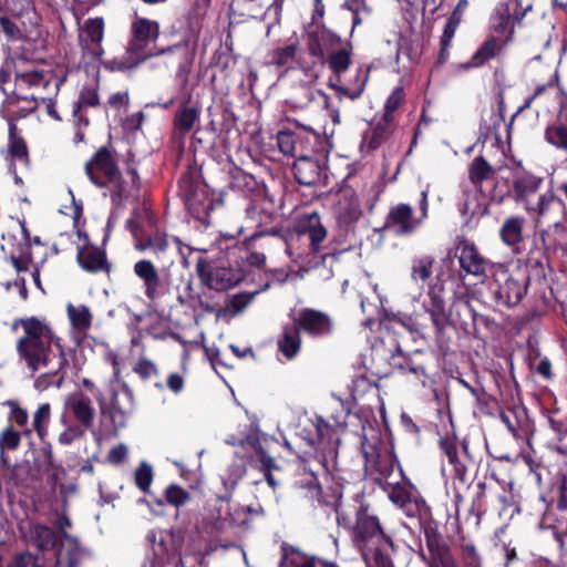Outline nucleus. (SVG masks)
I'll return each mask as SVG.
<instances>
[{"mask_svg": "<svg viewBox=\"0 0 567 567\" xmlns=\"http://www.w3.org/2000/svg\"><path fill=\"white\" fill-rule=\"evenodd\" d=\"M30 536L32 544L41 553L58 549L63 547V540L59 535L48 525L35 523L30 525Z\"/></svg>", "mask_w": 567, "mask_h": 567, "instance_id": "obj_38", "label": "nucleus"}, {"mask_svg": "<svg viewBox=\"0 0 567 567\" xmlns=\"http://www.w3.org/2000/svg\"><path fill=\"white\" fill-rule=\"evenodd\" d=\"M65 80L66 75L58 76L53 70L43 69L38 65L27 69L16 68L14 71L17 91L40 86L44 90H49L52 85L53 89L51 93L56 96Z\"/></svg>", "mask_w": 567, "mask_h": 567, "instance_id": "obj_17", "label": "nucleus"}, {"mask_svg": "<svg viewBox=\"0 0 567 567\" xmlns=\"http://www.w3.org/2000/svg\"><path fill=\"white\" fill-rule=\"evenodd\" d=\"M512 177V186L509 179H505L507 192L504 196L513 197L517 203L526 202L530 195H534L540 188L543 178L527 171L520 162H515L508 167Z\"/></svg>", "mask_w": 567, "mask_h": 567, "instance_id": "obj_20", "label": "nucleus"}, {"mask_svg": "<svg viewBox=\"0 0 567 567\" xmlns=\"http://www.w3.org/2000/svg\"><path fill=\"white\" fill-rule=\"evenodd\" d=\"M200 110L197 106L183 103L176 111L173 120L175 131L179 134L189 133L199 121Z\"/></svg>", "mask_w": 567, "mask_h": 567, "instance_id": "obj_42", "label": "nucleus"}, {"mask_svg": "<svg viewBox=\"0 0 567 567\" xmlns=\"http://www.w3.org/2000/svg\"><path fill=\"white\" fill-rule=\"evenodd\" d=\"M68 317L70 319L71 326L79 331H86L91 328L92 324V313L89 307L73 306L69 303L66 307Z\"/></svg>", "mask_w": 567, "mask_h": 567, "instance_id": "obj_49", "label": "nucleus"}, {"mask_svg": "<svg viewBox=\"0 0 567 567\" xmlns=\"http://www.w3.org/2000/svg\"><path fill=\"white\" fill-rule=\"evenodd\" d=\"M402 331H409L410 333L417 332L416 324L413 319L409 316L398 317L386 316L380 321V337L375 342L377 355H381L390 352H402L401 344L398 337Z\"/></svg>", "mask_w": 567, "mask_h": 567, "instance_id": "obj_14", "label": "nucleus"}, {"mask_svg": "<svg viewBox=\"0 0 567 567\" xmlns=\"http://www.w3.org/2000/svg\"><path fill=\"white\" fill-rule=\"evenodd\" d=\"M153 477V467L148 463L142 462L135 471L134 481L138 489L146 494L150 492Z\"/></svg>", "mask_w": 567, "mask_h": 567, "instance_id": "obj_61", "label": "nucleus"}, {"mask_svg": "<svg viewBox=\"0 0 567 567\" xmlns=\"http://www.w3.org/2000/svg\"><path fill=\"white\" fill-rule=\"evenodd\" d=\"M526 218L520 215L506 217L499 228V238L514 255L523 252L524 228Z\"/></svg>", "mask_w": 567, "mask_h": 567, "instance_id": "obj_35", "label": "nucleus"}, {"mask_svg": "<svg viewBox=\"0 0 567 567\" xmlns=\"http://www.w3.org/2000/svg\"><path fill=\"white\" fill-rule=\"evenodd\" d=\"M216 503H219L216 499ZM229 509L224 511L221 504H215L205 509L198 530L210 540H216L231 526Z\"/></svg>", "mask_w": 567, "mask_h": 567, "instance_id": "obj_28", "label": "nucleus"}, {"mask_svg": "<svg viewBox=\"0 0 567 567\" xmlns=\"http://www.w3.org/2000/svg\"><path fill=\"white\" fill-rule=\"evenodd\" d=\"M300 148L296 151V159L321 155L320 135L313 131L299 132Z\"/></svg>", "mask_w": 567, "mask_h": 567, "instance_id": "obj_48", "label": "nucleus"}, {"mask_svg": "<svg viewBox=\"0 0 567 567\" xmlns=\"http://www.w3.org/2000/svg\"><path fill=\"white\" fill-rule=\"evenodd\" d=\"M84 172L94 186L110 189V198L114 204L127 199L141 189L142 181L134 157L125 161L123 173L111 145L99 147L85 163Z\"/></svg>", "mask_w": 567, "mask_h": 567, "instance_id": "obj_3", "label": "nucleus"}, {"mask_svg": "<svg viewBox=\"0 0 567 567\" xmlns=\"http://www.w3.org/2000/svg\"><path fill=\"white\" fill-rule=\"evenodd\" d=\"M476 487L477 493L472 501L471 511L478 519L488 511L502 515L512 505L511 497L503 487L492 486L485 482H478Z\"/></svg>", "mask_w": 567, "mask_h": 567, "instance_id": "obj_18", "label": "nucleus"}, {"mask_svg": "<svg viewBox=\"0 0 567 567\" xmlns=\"http://www.w3.org/2000/svg\"><path fill=\"white\" fill-rule=\"evenodd\" d=\"M297 52V43H291L286 47L276 48L269 53L268 64L279 69H284V72L287 73L289 70L293 69L292 63L296 60Z\"/></svg>", "mask_w": 567, "mask_h": 567, "instance_id": "obj_45", "label": "nucleus"}, {"mask_svg": "<svg viewBox=\"0 0 567 567\" xmlns=\"http://www.w3.org/2000/svg\"><path fill=\"white\" fill-rule=\"evenodd\" d=\"M132 370L143 381H146L152 377H157L159 374L157 365L151 359L144 355L140 357V359L133 365Z\"/></svg>", "mask_w": 567, "mask_h": 567, "instance_id": "obj_62", "label": "nucleus"}, {"mask_svg": "<svg viewBox=\"0 0 567 567\" xmlns=\"http://www.w3.org/2000/svg\"><path fill=\"white\" fill-rule=\"evenodd\" d=\"M192 499V495L178 484H169L164 492V499H156V504L163 506L165 504L179 508Z\"/></svg>", "mask_w": 567, "mask_h": 567, "instance_id": "obj_50", "label": "nucleus"}, {"mask_svg": "<svg viewBox=\"0 0 567 567\" xmlns=\"http://www.w3.org/2000/svg\"><path fill=\"white\" fill-rule=\"evenodd\" d=\"M196 272L204 286L216 291H227L245 278V271L241 267L233 266L224 258L199 257L196 261Z\"/></svg>", "mask_w": 567, "mask_h": 567, "instance_id": "obj_6", "label": "nucleus"}, {"mask_svg": "<svg viewBox=\"0 0 567 567\" xmlns=\"http://www.w3.org/2000/svg\"><path fill=\"white\" fill-rule=\"evenodd\" d=\"M290 317L299 331L312 340L326 339L333 333L332 318L321 310L302 308Z\"/></svg>", "mask_w": 567, "mask_h": 567, "instance_id": "obj_16", "label": "nucleus"}, {"mask_svg": "<svg viewBox=\"0 0 567 567\" xmlns=\"http://www.w3.org/2000/svg\"><path fill=\"white\" fill-rule=\"evenodd\" d=\"M393 121L381 116L375 123L371 124L370 130L364 132L362 136L361 147H365L367 152L378 150L391 135V125Z\"/></svg>", "mask_w": 567, "mask_h": 567, "instance_id": "obj_41", "label": "nucleus"}, {"mask_svg": "<svg viewBox=\"0 0 567 567\" xmlns=\"http://www.w3.org/2000/svg\"><path fill=\"white\" fill-rule=\"evenodd\" d=\"M323 168L321 155L295 159L291 166L297 183L308 187L320 183Z\"/></svg>", "mask_w": 567, "mask_h": 567, "instance_id": "obj_33", "label": "nucleus"}, {"mask_svg": "<svg viewBox=\"0 0 567 567\" xmlns=\"http://www.w3.org/2000/svg\"><path fill=\"white\" fill-rule=\"evenodd\" d=\"M380 357L389 358L390 364L394 369L402 374H412L423 385H425L426 380L430 378L432 357L424 352L416 351L408 355L402 352H390Z\"/></svg>", "mask_w": 567, "mask_h": 567, "instance_id": "obj_19", "label": "nucleus"}, {"mask_svg": "<svg viewBox=\"0 0 567 567\" xmlns=\"http://www.w3.org/2000/svg\"><path fill=\"white\" fill-rule=\"evenodd\" d=\"M152 545L154 559L159 566H183L182 547L184 539L174 529H151L146 534Z\"/></svg>", "mask_w": 567, "mask_h": 567, "instance_id": "obj_10", "label": "nucleus"}, {"mask_svg": "<svg viewBox=\"0 0 567 567\" xmlns=\"http://www.w3.org/2000/svg\"><path fill=\"white\" fill-rule=\"evenodd\" d=\"M549 250L539 233H535L530 248L526 255V267L536 272L537 276L545 277V267L549 264Z\"/></svg>", "mask_w": 567, "mask_h": 567, "instance_id": "obj_39", "label": "nucleus"}, {"mask_svg": "<svg viewBox=\"0 0 567 567\" xmlns=\"http://www.w3.org/2000/svg\"><path fill=\"white\" fill-rule=\"evenodd\" d=\"M495 173L496 169L483 155L474 157L468 166V179L476 188H482L483 183L491 179Z\"/></svg>", "mask_w": 567, "mask_h": 567, "instance_id": "obj_44", "label": "nucleus"}, {"mask_svg": "<svg viewBox=\"0 0 567 567\" xmlns=\"http://www.w3.org/2000/svg\"><path fill=\"white\" fill-rule=\"evenodd\" d=\"M178 192L188 213L200 224L208 225L214 210V198L208 186L192 172H186L178 181Z\"/></svg>", "mask_w": 567, "mask_h": 567, "instance_id": "obj_7", "label": "nucleus"}, {"mask_svg": "<svg viewBox=\"0 0 567 567\" xmlns=\"http://www.w3.org/2000/svg\"><path fill=\"white\" fill-rule=\"evenodd\" d=\"M105 22L102 17L85 20L79 32V45L84 53L101 60L105 51L102 47Z\"/></svg>", "mask_w": 567, "mask_h": 567, "instance_id": "obj_25", "label": "nucleus"}, {"mask_svg": "<svg viewBox=\"0 0 567 567\" xmlns=\"http://www.w3.org/2000/svg\"><path fill=\"white\" fill-rule=\"evenodd\" d=\"M514 41V28L512 27L508 34L504 39H498L495 35H488L473 53L466 68H482L489 61L498 59L505 47Z\"/></svg>", "mask_w": 567, "mask_h": 567, "instance_id": "obj_27", "label": "nucleus"}, {"mask_svg": "<svg viewBox=\"0 0 567 567\" xmlns=\"http://www.w3.org/2000/svg\"><path fill=\"white\" fill-rule=\"evenodd\" d=\"M429 305L426 311L431 316V320L436 331V336H441L445 327L450 322V313L447 312V291L444 284L437 282L430 287L429 292Z\"/></svg>", "mask_w": 567, "mask_h": 567, "instance_id": "obj_29", "label": "nucleus"}, {"mask_svg": "<svg viewBox=\"0 0 567 567\" xmlns=\"http://www.w3.org/2000/svg\"><path fill=\"white\" fill-rule=\"evenodd\" d=\"M547 422L558 441H563L567 436V414L561 416L558 410L550 411Z\"/></svg>", "mask_w": 567, "mask_h": 567, "instance_id": "obj_64", "label": "nucleus"}, {"mask_svg": "<svg viewBox=\"0 0 567 567\" xmlns=\"http://www.w3.org/2000/svg\"><path fill=\"white\" fill-rule=\"evenodd\" d=\"M295 229L298 235H308L309 249L312 254L321 251V244L327 237V229L317 212L300 215L295 223Z\"/></svg>", "mask_w": 567, "mask_h": 567, "instance_id": "obj_30", "label": "nucleus"}, {"mask_svg": "<svg viewBox=\"0 0 567 567\" xmlns=\"http://www.w3.org/2000/svg\"><path fill=\"white\" fill-rule=\"evenodd\" d=\"M400 474L403 478L402 482H389L386 484L391 487L388 493V497L392 504L402 509L409 517L421 516L430 513L431 508L426 501L420 494L414 484L405 477L402 468H400Z\"/></svg>", "mask_w": 567, "mask_h": 567, "instance_id": "obj_12", "label": "nucleus"}, {"mask_svg": "<svg viewBox=\"0 0 567 567\" xmlns=\"http://www.w3.org/2000/svg\"><path fill=\"white\" fill-rule=\"evenodd\" d=\"M421 529L429 551V556H426L423 550L420 551L422 560L430 559L434 563L444 564L445 567L452 565V560L450 558L451 546L441 534L439 523L432 517L426 518L421 522Z\"/></svg>", "mask_w": 567, "mask_h": 567, "instance_id": "obj_21", "label": "nucleus"}, {"mask_svg": "<svg viewBox=\"0 0 567 567\" xmlns=\"http://www.w3.org/2000/svg\"><path fill=\"white\" fill-rule=\"evenodd\" d=\"M9 153L16 161L29 163V151L24 138L18 134L17 126L11 124L9 127Z\"/></svg>", "mask_w": 567, "mask_h": 567, "instance_id": "obj_51", "label": "nucleus"}, {"mask_svg": "<svg viewBox=\"0 0 567 567\" xmlns=\"http://www.w3.org/2000/svg\"><path fill=\"white\" fill-rule=\"evenodd\" d=\"M545 138L553 146L560 150H567V126L563 124L547 126L545 131Z\"/></svg>", "mask_w": 567, "mask_h": 567, "instance_id": "obj_55", "label": "nucleus"}, {"mask_svg": "<svg viewBox=\"0 0 567 567\" xmlns=\"http://www.w3.org/2000/svg\"><path fill=\"white\" fill-rule=\"evenodd\" d=\"M493 275L495 277L492 285L494 301L507 308L517 306L527 293L529 285L527 271L517 269L509 272L504 265L497 264Z\"/></svg>", "mask_w": 567, "mask_h": 567, "instance_id": "obj_8", "label": "nucleus"}, {"mask_svg": "<svg viewBox=\"0 0 567 567\" xmlns=\"http://www.w3.org/2000/svg\"><path fill=\"white\" fill-rule=\"evenodd\" d=\"M66 408L78 424L87 430L92 427L95 416V409L93 408L91 399L87 395L80 393L79 395L70 399L66 402Z\"/></svg>", "mask_w": 567, "mask_h": 567, "instance_id": "obj_40", "label": "nucleus"}, {"mask_svg": "<svg viewBox=\"0 0 567 567\" xmlns=\"http://www.w3.org/2000/svg\"><path fill=\"white\" fill-rule=\"evenodd\" d=\"M134 275L141 280L145 298L151 305H156L171 292L167 276L162 275L150 259H140L133 266Z\"/></svg>", "mask_w": 567, "mask_h": 567, "instance_id": "obj_13", "label": "nucleus"}, {"mask_svg": "<svg viewBox=\"0 0 567 567\" xmlns=\"http://www.w3.org/2000/svg\"><path fill=\"white\" fill-rule=\"evenodd\" d=\"M311 430H303L308 433V444L316 452L321 453L323 460L327 456L336 455L340 444V425L329 424L322 416H316L311 420Z\"/></svg>", "mask_w": 567, "mask_h": 567, "instance_id": "obj_15", "label": "nucleus"}, {"mask_svg": "<svg viewBox=\"0 0 567 567\" xmlns=\"http://www.w3.org/2000/svg\"><path fill=\"white\" fill-rule=\"evenodd\" d=\"M100 104L97 90L92 86L83 87L78 100L73 103L75 112L85 111L86 107H95Z\"/></svg>", "mask_w": 567, "mask_h": 567, "instance_id": "obj_59", "label": "nucleus"}, {"mask_svg": "<svg viewBox=\"0 0 567 567\" xmlns=\"http://www.w3.org/2000/svg\"><path fill=\"white\" fill-rule=\"evenodd\" d=\"M456 250L458 251V262L462 270L466 274L484 277L487 270L496 266L491 262L487 258L483 257L474 243L468 241L466 238L460 239Z\"/></svg>", "mask_w": 567, "mask_h": 567, "instance_id": "obj_26", "label": "nucleus"}, {"mask_svg": "<svg viewBox=\"0 0 567 567\" xmlns=\"http://www.w3.org/2000/svg\"><path fill=\"white\" fill-rule=\"evenodd\" d=\"M51 417V405L49 403H42L37 409L33 415L32 426L33 430L40 437L47 434V427Z\"/></svg>", "mask_w": 567, "mask_h": 567, "instance_id": "obj_57", "label": "nucleus"}, {"mask_svg": "<svg viewBox=\"0 0 567 567\" xmlns=\"http://www.w3.org/2000/svg\"><path fill=\"white\" fill-rule=\"evenodd\" d=\"M422 225V218L414 215L411 205L399 203L391 206L380 230H390L396 236H411Z\"/></svg>", "mask_w": 567, "mask_h": 567, "instance_id": "obj_23", "label": "nucleus"}, {"mask_svg": "<svg viewBox=\"0 0 567 567\" xmlns=\"http://www.w3.org/2000/svg\"><path fill=\"white\" fill-rule=\"evenodd\" d=\"M258 290L251 293L249 292H239L229 297L227 305L225 307L226 311H229L234 315L241 312L258 295Z\"/></svg>", "mask_w": 567, "mask_h": 567, "instance_id": "obj_60", "label": "nucleus"}, {"mask_svg": "<svg viewBox=\"0 0 567 567\" xmlns=\"http://www.w3.org/2000/svg\"><path fill=\"white\" fill-rule=\"evenodd\" d=\"M360 445L365 461V471L378 485L385 489L383 484L389 483V478L393 474L395 466H398L399 470L402 468L396 455L383 444L378 434H375V437L372 440L367 435H362Z\"/></svg>", "mask_w": 567, "mask_h": 567, "instance_id": "obj_5", "label": "nucleus"}, {"mask_svg": "<svg viewBox=\"0 0 567 567\" xmlns=\"http://www.w3.org/2000/svg\"><path fill=\"white\" fill-rule=\"evenodd\" d=\"M350 483L340 484V494L334 502L336 519L339 527L346 529L357 548H370L374 550L373 559L380 551L383 556L390 557L383 551L384 547L392 550L395 544L389 535L372 505L365 499L364 493L359 489L353 495V504L344 502V495Z\"/></svg>", "mask_w": 567, "mask_h": 567, "instance_id": "obj_2", "label": "nucleus"}, {"mask_svg": "<svg viewBox=\"0 0 567 567\" xmlns=\"http://www.w3.org/2000/svg\"><path fill=\"white\" fill-rule=\"evenodd\" d=\"M494 19L495 22L493 23L492 29L496 34H503L505 32L508 33L511 28H514V24H512V14L508 3L499 4L496 9Z\"/></svg>", "mask_w": 567, "mask_h": 567, "instance_id": "obj_54", "label": "nucleus"}, {"mask_svg": "<svg viewBox=\"0 0 567 567\" xmlns=\"http://www.w3.org/2000/svg\"><path fill=\"white\" fill-rule=\"evenodd\" d=\"M103 68L110 72H125L138 66L145 62V55L133 53L130 45L126 47V52L122 56H115L110 60H100Z\"/></svg>", "mask_w": 567, "mask_h": 567, "instance_id": "obj_43", "label": "nucleus"}, {"mask_svg": "<svg viewBox=\"0 0 567 567\" xmlns=\"http://www.w3.org/2000/svg\"><path fill=\"white\" fill-rule=\"evenodd\" d=\"M542 241L545 243L549 252L567 249V229L560 224H555L551 228L539 231Z\"/></svg>", "mask_w": 567, "mask_h": 567, "instance_id": "obj_46", "label": "nucleus"}, {"mask_svg": "<svg viewBox=\"0 0 567 567\" xmlns=\"http://www.w3.org/2000/svg\"><path fill=\"white\" fill-rule=\"evenodd\" d=\"M8 14L10 13L6 11L0 12V30L3 32L8 40H19L22 33L19 25L14 21L16 17H10Z\"/></svg>", "mask_w": 567, "mask_h": 567, "instance_id": "obj_63", "label": "nucleus"}, {"mask_svg": "<svg viewBox=\"0 0 567 567\" xmlns=\"http://www.w3.org/2000/svg\"><path fill=\"white\" fill-rule=\"evenodd\" d=\"M346 41L323 22L317 24V30L307 32L308 52L318 60H324L327 53L341 48Z\"/></svg>", "mask_w": 567, "mask_h": 567, "instance_id": "obj_24", "label": "nucleus"}, {"mask_svg": "<svg viewBox=\"0 0 567 567\" xmlns=\"http://www.w3.org/2000/svg\"><path fill=\"white\" fill-rule=\"evenodd\" d=\"M467 6V0H458L456 7L447 19L442 35L440 37V49L436 58V64L442 65L449 60L452 40L462 22L463 13Z\"/></svg>", "mask_w": 567, "mask_h": 567, "instance_id": "obj_34", "label": "nucleus"}, {"mask_svg": "<svg viewBox=\"0 0 567 567\" xmlns=\"http://www.w3.org/2000/svg\"><path fill=\"white\" fill-rule=\"evenodd\" d=\"M499 419L515 439H526L533 433V421L523 404H514L501 411Z\"/></svg>", "mask_w": 567, "mask_h": 567, "instance_id": "obj_32", "label": "nucleus"}, {"mask_svg": "<svg viewBox=\"0 0 567 567\" xmlns=\"http://www.w3.org/2000/svg\"><path fill=\"white\" fill-rule=\"evenodd\" d=\"M245 473L246 467L241 463H233L227 468V475L221 477L226 493L217 496L218 502L229 503L231 501L233 493L237 488V485L244 477Z\"/></svg>", "mask_w": 567, "mask_h": 567, "instance_id": "obj_47", "label": "nucleus"}, {"mask_svg": "<svg viewBox=\"0 0 567 567\" xmlns=\"http://www.w3.org/2000/svg\"><path fill=\"white\" fill-rule=\"evenodd\" d=\"M76 262L89 274L105 272L110 275L112 265L107 259L106 251L95 245L84 244L78 247Z\"/></svg>", "mask_w": 567, "mask_h": 567, "instance_id": "obj_31", "label": "nucleus"}, {"mask_svg": "<svg viewBox=\"0 0 567 567\" xmlns=\"http://www.w3.org/2000/svg\"><path fill=\"white\" fill-rule=\"evenodd\" d=\"M405 100V92L403 86H395L391 94L388 96L384 104L383 115L386 118L393 121L394 113L399 110Z\"/></svg>", "mask_w": 567, "mask_h": 567, "instance_id": "obj_56", "label": "nucleus"}, {"mask_svg": "<svg viewBox=\"0 0 567 567\" xmlns=\"http://www.w3.org/2000/svg\"><path fill=\"white\" fill-rule=\"evenodd\" d=\"M439 447L453 467L454 477L465 483L467 478L466 460H473L468 443L458 441L455 435L446 434L439 440Z\"/></svg>", "mask_w": 567, "mask_h": 567, "instance_id": "obj_22", "label": "nucleus"}, {"mask_svg": "<svg viewBox=\"0 0 567 567\" xmlns=\"http://www.w3.org/2000/svg\"><path fill=\"white\" fill-rule=\"evenodd\" d=\"M331 75L329 76L328 86L334 90L338 94L339 101L342 97H348L351 101H355L361 97L364 92L369 74H363L362 69H359L355 75L357 86L350 89L341 84V76L349 71L353 64V45L351 41H346L341 48H338L326 54L324 60Z\"/></svg>", "mask_w": 567, "mask_h": 567, "instance_id": "obj_4", "label": "nucleus"}, {"mask_svg": "<svg viewBox=\"0 0 567 567\" xmlns=\"http://www.w3.org/2000/svg\"><path fill=\"white\" fill-rule=\"evenodd\" d=\"M277 144L282 154L296 159V150L300 148L299 132L280 131L277 134Z\"/></svg>", "mask_w": 567, "mask_h": 567, "instance_id": "obj_52", "label": "nucleus"}, {"mask_svg": "<svg viewBox=\"0 0 567 567\" xmlns=\"http://www.w3.org/2000/svg\"><path fill=\"white\" fill-rule=\"evenodd\" d=\"M18 327L23 329V336L17 340V354L32 373L51 363L54 350L59 353L58 369L40 374L34 381L35 389L45 391L51 386L61 388L65 380V368L68 365V358L61 344V338L48 321L34 316L16 319L12 329L14 330Z\"/></svg>", "mask_w": 567, "mask_h": 567, "instance_id": "obj_1", "label": "nucleus"}, {"mask_svg": "<svg viewBox=\"0 0 567 567\" xmlns=\"http://www.w3.org/2000/svg\"><path fill=\"white\" fill-rule=\"evenodd\" d=\"M434 264L435 259L432 256L415 258L412 264V278L421 281L427 280L433 272Z\"/></svg>", "mask_w": 567, "mask_h": 567, "instance_id": "obj_53", "label": "nucleus"}, {"mask_svg": "<svg viewBox=\"0 0 567 567\" xmlns=\"http://www.w3.org/2000/svg\"><path fill=\"white\" fill-rule=\"evenodd\" d=\"M301 332L297 328V326L291 321V323H286L280 334L277 338V349L285 359L288 361L297 358L302 347V338Z\"/></svg>", "mask_w": 567, "mask_h": 567, "instance_id": "obj_37", "label": "nucleus"}, {"mask_svg": "<svg viewBox=\"0 0 567 567\" xmlns=\"http://www.w3.org/2000/svg\"><path fill=\"white\" fill-rule=\"evenodd\" d=\"M227 187L243 194L245 197L260 195L262 188L257 178L234 165L228 172Z\"/></svg>", "mask_w": 567, "mask_h": 567, "instance_id": "obj_36", "label": "nucleus"}, {"mask_svg": "<svg viewBox=\"0 0 567 567\" xmlns=\"http://www.w3.org/2000/svg\"><path fill=\"white\" fill-rule=\"evenodd\" d=\"M21 444V434L12 426H7L0 433V452L1 458L4 456V451H16Z\"/></svg>", "mask_w": 567, "mask_h": 567, "instance_id": "obj_58", "label": "nucleus"}, {"mask_svg": "<svg viewBox=\"0 0 567 567\" xmlns=\"http://www.w3.org/2000/svg\"><path fill=\"white\" fill-rule=\"evenodd\" d=\"M159 34L161 27L157 21L136 16L131 23L127 42L130 50L133 53L145 55V60L171 52V48L155 51V47H152L158 40Z\"/></svg>", "mask_w": 567, "mask_h": 567, "instance_id": "obj_9", "label": "nucleus"}, {"mask_svg": "<svg viewBox=\"0 0 567 567\" xmlns=\"http://www.w3.org/2000/svg\"><path fill=\"white\" fill-rule=\"evenodd\" d=\"M125 401L121 399L120 392L111 383L109 395L102 391H97L94 398L99 404L102 416L109 417L114 430L122 429L126 425L127 415L133 410V393L126 383L122 386Z\"/></svg>", "mask_w": 567, "mask_h": 567, "instance_id": "obj_11", "label": "nucleus"}]
</instances>
